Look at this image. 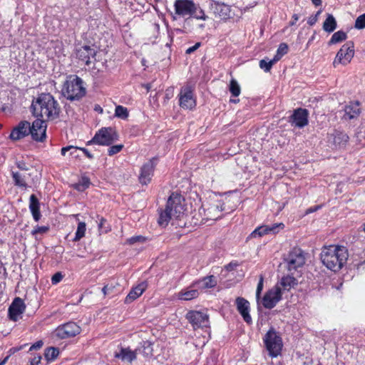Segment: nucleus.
I'll use <instances>...</instances> for the list:
<instances>
[{"label": "nucleus", "instance_id": "nucleus-11", "mask_svg": "<svg viewBox=\"0 0 365 365\" xmlns=\"http://www.w3.org/2000/svg\"><path fill=\"white\" fill-rule=\"evenodd\" d=\"M179 105L181 108L192 110L196 106L193 89L190 86L182 87L179 94Z\"/></svg>", "mask_w": 365, "mask_h": 365}, {"label": "nucleus", "instance_id": "nucleus-44", "mask_svg": "<svg viewBox=\"0 0 365 365\" xmlns=\"http://www.w3.org/2000/svg\"><path fill=\"white\" fill-rule=\"evenodd\" d=\"M354 27L357 29H363L365 28V14L357 17L355 21Z\"/></svg>", "mask_w": 365, "mask_h": 365}, {"label": "nucleus", "instance_id": "nucleus-53", "mask_svg": "<svg viewBox=\"0 0 365 365\" xmlns=\"http://www.w3.org/2000/svg\"><path fill=\"white\" fill-rule=\"evenodd\" d=\"M262 289H263V277L261 276L259 281L258 282L257 287V290H256V297L257 299L259 297V295L261 294Z\"/></svg>", "mask_w": 365, "mask_h": 365}, {"label": "nucleus", "instance_id": "nucleus-59", "mask_svg": "<svg viewBox=\"0 0 365 365\" xmlns=\"http://www.w3.org/2000/svg\"><path fill=\"white\" fill-rule=\"evenodd\" d=\"M43 346L42 341H38L36 343H34L29 349V351L34 350V349H39Z\"/></svg>", "mask_w": 365, "mask_h": 365}, {"label": "nucleus", "instance_id": "nucleus-42", "mask_svg": "<svg viewBox=\"0 0 365 365\" xmlns=\"http://www.w3.org/2000/svg\"><path fill=\"white\" fill-rule=\"evenodd\" d=\"M259 66L261 69L267 73L272 69L273 63L268 58H265L259 61Z\"/></svg>", "mask_w": 365, "mask_h": 365}, {"label": "nucleus", "instance_id": "nucleus-43", "mask_svg": "<svg viewBox=\"0 0 365 365\" xmlns=\"http://www.w3.org/2000/svg\"><path fill=\"white\" fill-rule=\"evenodd\" d=\"M329 140H330L329 141V143H331V144H333L334 146L333 148V149L341 148L346 143V140H344V138H329Z\"/></svg>", "mask_w": 365, "mask_h": 365}, {"label": "nucleus", "instance_id": "nucleus-60", "mask_svg": "<svg viewBox=\"0 0 365 365\" xmlns=\"http://www.w3.org/2000/svg\"><path fill=\"white\" fill-rule=\"evenodd\" d=\"M41 356H36L31 360V365H38L41 362Z\"/></svg>", "mask_w": 365, "mask_h": 365}, {"label": "nucleus", "instance_id": "nucleus-62", "mask_svg": "<svg viewBox=\"0 0 365 365\" xmlns=\"http://www.w3.org/2000/svg\"><path fill=\"white\" fill-rule=\"evenodd\" d=\"M321 207V206L319 205H317V206H314V207H311L309 208H308L307 210H306V214H309V213H312L317 210H318L319 208Z\"/></svg>", "mask_w": 365, "mask_h": 365}, {"label": "nucleus", "instance_id": "nucleus-4", "mask_svg": "<svg viewBox=\"0 0 365 365\" xmlns=\"http://www.w3.org/2000/svg\"><path fill=\"white\" fill-rule=\"evenodd\" d=\"M83 80L78 76H71L63 84L62 95L71 101H79L86 93Z\"/></svg>", "mask_w": 365, "mask_h": 365}, {"label": "nucleus", "instance_id": "nucleus-25", "mask_svg": "<svg viewBox=\"0 0 365 365\" xmlns=\"http://www.w3.org/2000/svg\"><path fill=\"white\" fill-rule=\"evenodd\" d=\"M148 284L146 282H142L138 284L137 286L132 288L128 294L126 296L125 299V304H130L136 299H138L140 296L143 294V293L147 289Z\"/></svg>", "mask_w": 365, "mask_h": 365}, {"label": "nucleus", "instance_id": "nucleus-46", "mask_svg": "<svg viewBox=\"0 0 365 365\" xmlns=\"http://www.w3.org/2000/svg\"><path fill=\"white\" fill-rule=\"evenodd\" d=\"M144 131L140 129L138 126H133L129 131V137H138L143 135Z\"/></svg>", "mask_w": 365, "mask_h": 365}, {"label": "nucleus", "instance_id": "nucleus-5", "mask_svg": "<svg viewBox=\"0 0 365 365\" xmlns=\"http://www.w3.org/2000/svg\"><path fill=\"white\" fill-rule=\"evenodd\" d=\"M263 341L269 355L275 358L281 354L283 346L282 339L278 332L273 328L270 329L264 335Z\"/></svg>", "mask_w": 365, "mask_h": 365}, {"label": "nucleus", "instance_id": "nucleus-54", "mask_svg": "<svg viewBox=\"0 0 365 365\" xmlns=\"http://www.w3.org/2000/svg\"><path fill=\"white\" fill-rule=\"evenodd\" d=\"M106 222V220L103 217H101L99 219V222H98V228L101 230H103L104 232H108V227H105V223Z\"/></svg>", "mask_w": 365, "mask_h": 365}, {"label": "nucleus", "instance_id": "nucleus-10", "mask_svg": "<svg viewBox=\"0 0 365 365\" xmlns=\"http://www.w3.org/2000/svg\"><path fill=\"white\" fill-rule=\"evenodd\" d=\"M309 110L306 108H298L293 110L289 117L288 122L294 128H302L308 125Z\"/></svg>", "mask_w": 365, "mask_h": 365}, {"label": "nucleus", "instance_id": "nucleus-2", "mask_svg": "<svg viewBox=\"0 0 365 365\" xmlns=\"http://www.w3.org/2000/svg\"><path fill=\"white\" fill-rule=\"evenodd\" d=\"M348 257V250L341 245L324 247L321 252L323 264L333 272L340 270L346 262Z\"/></svg>", "mask_w": 365, "mask_h": 365}, {"label": "nucleus", "instance_id": "nucleus-3", "mask_svg": "<svg viewBox=\"0 0 365 365\" xmlns=\"http://www.w3.org/2000/svg\"><path fill=\"white\" fill-rule=\"evenodd\" d=\"M183 198L179 194L173 192L169 197L165 208L159 211V218L158 220L160 226L165 227L173 219H180L185 210Z\"/></svg>", "mask_w": 365, "mask_h": 365}, {"label": "nucleus", "instance_id": "nucleus-14", "mask_svg": "<svg viewBox=\"0 0 365 365\" xmlns=\"http://www.w3.org/2000/svg\"><path fill=\"white\" fill-rule=\"evenodd\" d=\"M157 160V158H153L144 163L141 167L140 173L138 177L139 182L141 185H148L150 182L153 176Z\"/></svg>", "mask_w": 365, "mask_h": 365}, {"label": "nucleus", "instance_id": "nucleus-16", "mask_svg": "<svg viewBox=\"0 0 365 365\" xmlns=\"http://www.w3.org/2000/svg\"><path fill=\"white\" fill-rule=\"evenodd\" d=\"M25 309L26 305L24 300L20 297H16L8 309L9 319L13 322L18 321Z\"/></svg>", "mask_w": 365, "mask_h": 365}, {"label": "nucleus", "instance_id": "nucleus-26", "mask_svg": "<svg viewBox=\"0 0 365 365\" xmlns=\"http://www.w3.org/2000/svg\"><path fill=\"white\" fill-rule=\"evenodd\" d=\"M217 281L214 275L205 277L192 283V287H197L198 289H205L213 288L217 285Z\"/></svg>", "mask_w": 365, "mask_h": 365}, {"label": "nucleus", "instance_id": "nucleus-37", "mask_svg": "<svg viewBox=\"0 0 365 365\" xmlns=\"http://www.w3.org/2000/svg\"><path fill=\"white\" fill-rule=\"evenodd\" d=\"M59 354V349L56 347H48L45 350L44 356L47 361L55 360Z\"/></svg>", "mask_w": 365, "mask_h": 365}, {"label": "nucleus", "instance_id": "nucleus-8", "mask_svg": "<svg viewBox=\"0 0 365 365\" xmlns=\"http://www.w3.org/2000/svg\"><path fill=\"white\" fill-rule=\"evenodd\" d=\"M81 331V328L76 322H69L58 326L55 330V335L61 339L76 336Z\"/></svg>", "mask_w": 365, "mask_h": 365}, {"label": "nucleus", "instance_id": "nucleus-40", "mask_svg": "<svg viewBox=\"0 0 365 365\" xmlns=\"http://www.w3.org/2000/svg\"><path fill=\"white\" fill-rule=\"evenodd\" d=\"M80 147H76L73 145H68L66 147H63L61 148V153L62 155H65L66 152L70 151V155L77 158L78 156V152L81 150Z\"/></svg>", "mask_w": 365, "mask_h": 365}, {"label": "nucleus", "instance_id": "nucleus-38", "mask_svg": "<svg viewBox=\"0 0 365 365\" xmlns=\"http://www.w3.org/2000/svg\"><path fill=\"white\" fill-rule=\"evenodd\" d=\"M129 115L128 110L123 106H116L115 109V116L121 119H126Z\"/></svg>", "mask_w": 365, "mask_h": 365}, {"label": "nucleus", "instance_id": "nucleus-34", "mask_svg": "<svg viewBox=\"0 0 365 365\" xmlns=\"http://www.w3.org/2000/svg\"><path fill=\"white\" fill-rule=\"evenodd\" d=\"M90 185L91 181L89 178L83 176L79 181L73 185V187L79 192H83L89 187Z\"/></svg>", "mask_w": 365, "mask_h": 365}, {"label": "nucleus", "instance_id": "nucleus-18", "mask_svg": "<svg viewBox=\"0 0 365 365\" xmlns=\"http://www.w3.org/2000/svg\"><path fill=\"white\" fill-rule=\"evenodd\" d=\"M361 113V103L359 101H350L344 107V115L343 118L345 120H352L357 118Z\"/></svg>", "mask_w": 365, "mask_h": 365}, {"label": "nucleus", "instance_id": "nucleus-48", "mask_svg": "<svg viewBox=\"0 0 365 365\" xmlns=\"http://www.w3.org/2000/svg\"><path fill=\"white\" fill-rule=\"evenodd\" d=\"M123 148V145L122 144L112 145L108 148V154L110 156L113 155L116 153H118L122 150Z\"/></svg>", "mask_w": 365, "mask_h": 365}, {"label": "nucleus", "instance_id": "nucleus-41", "mask_svg": "<svg viewBox=\"0 0 365 365\" xmlns=\"http://www.w3.org/2000/svg\"><path fill=\"white\" fill-rule=\"evenodd\" d=\"M190 17L204 21L208 19V16L205 14V11L200 8L199 4L195 5V11H193Z\"/></svg>", "mask_w": 365, "mask_h": 365}, {"label": "nucleus", "instance_id": "nucleus-24", "mask_svg": "<svg viewBox=\"0 0 365 365\" xmlns=\"http://www.w3.org/2000/svg\"><path fill=\"white\" fill-rule=\"evenodd\" d=\"M114 356L122 361L131 364L137 358L136 350H131L130 347H120L119 351H115Z\"/></svg>", "mask_w": 365, "mask_h": 365}, {"label": "nucleus", "instance_id": "nucleus-9", "mask_svg": "<svg viewBox=\"0 0 365 365\" xmlns=\"http://www.w3.org/2000/svg\"><path fill=\"white\" fill-rule=\"evenodd\" d=\"M354 43L352 41L344 43L337 52L333 65L335 67L336 64L341 63L346 65L349 63L354 55Z\"/></svg>", "mask_w": 365, "mask_h": 365}, {"label": "nucleus", "instance_id": "nucleus-50", "mask_svg": "<svg viewBox=\"0 0 365 365\" xmlns=\"http://www.w3.org/2000/svg\"><path fill=\"white\" fill-rule=\"evenodd\" d=\"M322 10H319L314 15H312L307 20V24L310 26L314 25L318 21V16L321 14Z\"/></svg>", "mask_w": 365, "mask_h": 365}, {"label": "nucleus", "instance_id": "nucleus-32", "mask_svg": "<svg viewBox=\"0 0 365 365\" xmlns=\"http://www.w3.org/2000/svg\"><path fill=\"white\" fill-rule=\"evenodd\" d=\"M93 137H118V133L115 128L104 127L96 132Z\"/></svg>", "mask_w": 365, "mask_h": 365}, {"label": "nucleus", "instance_id": "nucleus-23", "mask_svg": "<svg viewBox=\"0 0 365 365\" xmlns=\"http://www.w3.org/2000/svg\"><path fill=\"white\" fill-rule=\"evenodd\" d=\"M211 10L216 16L220 17L221 19H227L230 18L231 11L230 7L224 3L215 1L211 4Z\"/></svg>", "mask_w": 365, "mask_h": 365}, {"label": "nucleus", "instance_id": "nucleus-15", "mask_svg": "<svg viewBox=\"0 0 365 365\" xmlns=\"http://www.w3.org/2000/svg\"><path fill=\"white\" fill-rule=\"evenodd\" d=\"M282 298L281 287L276 286L274 288L269 290L262 299L263 306L267 309H272Z\"/></svg>", "mask_w": 365, "mask_h": 365}, {"label": "nucleus", "instance_id": "nucleus-45", "mask_svg": "<svg viewBox=\"0 0 365 365\" xmlns=\"http://www.w3.org/2000/svg\"><path fill=\"white\" fill-rule=\"evenodd\" d=\"M113 139V138H92V140L88 142V143H98L108 145L112 143Z\"/></svg>", "mask_w": 365, "mask_h": 365}, {"label": "nucleus", "instance_id": "nucleus-35", "mask_svg": "<svg viewBox=\"0 0 365 365\" xmlns=\"http://www.w3.org/2000/svg\"><path fill=\"white\" fill-rule=\"evenodd\" d=\"M86 230V225L84 222H80L78 224L77 230L75 233V237L73 239V242H78L85 236Z\"/></svg>", "mask_w": 365, "mask_h": 365}, {"label": "nucleus", "instance_id": "nucleus-51", "mask_svg": "<svg viewBox=\"0 0 365 365\" xmlns=\"http://www.w3.org/2000/svg\"><path fill=\"white\" fill-rule=\"evenodd\" d=\"M48 230V227L46 226H37L33 231L32 235L43 234Z\"/></svg>", "mask_w": 365, "mask_h": 365}, {"label": "nucleus", "instance_id": "nucleus-56", "mask_svg": "<svg viewBox=\"0 0 365 365\" xmlns=\"http://www.w3.org/2000/svg\"><path fill=\"white\" fill-rule=\"evenodd\" d=\"M173 96V88H168L165 90V99L168 101Z\"/></svg>", "mask_w": 365, "mask_h": 365}, {"label": "nucleus", "instance_id": "nucleus-12", "mask_svg": "<svg viewBox=\"0 0 365 365\" xmlns=\"http://www.w3.org/2000/svg\"><path fill=\"white\" fill-rule=\"evenodd\" d=\"M97 51L93 46L88 45H84L78 48H76L74 50V55L76 58L83 62L86 66H89L91 63V59L94 58L96 60V56Z\"/></svg>", "mask_w": 365, "mask_h": 365}, {"label": "nucleus", "instance_id": "nucleus-7", "mask_svg": "<svg viewBox=\"0 0 365 365\" xmlns=\"http://www.w3.org/2000/svg\"><path fill=\"white\" fill-rule=\"evenodd\" d=\"M185 318L194 329L209 327V316L205 312L191 310L186 314Z\"/></svg>", "mask_w": 365, "mask_h": 365}, {"label": "nucleus", "instance_id": "nucleus-13", "mask_svg": "<svg viewBox=\"0 0 365 365\" xmlns=\"http://www.w3.org/2000/svg\"><path fill=\"white\" fill-rule=\"evenodd\" d=\"M196 4L192 0H175L174 3L175 15L190 17L195 11Z\"/></svg>", "mask_w": 365, "mask_h": 365}, {"label": "nucleus", "instance_id": "nucleus-39", "mask_svg": "<svg viewBox=\"0 0 365 365\" xmlns=\"http://www.w3.org/2000/svg\"><path fill=\"white\" fill-rule=\"evenodd\" d=\"M229 91L231 93L232 96L235 97H237L240 94V86L237 81L234 78L231 79V81H230Z\"/></svg>", "mask_w": 365, "mask_h": 365}, {"label": "nucleus", "instance_id": "nucleus-20", "mask_svg": "<svg viewBox=\"0 0 365 365\" xmlns=\"http://www.w3.org/2000/svg\"><path fill=\"white\" fill-rule=\"evenodd\" d=\"M222 205L223 204L218 202L217 203L210 205L207 207H203L205 219L217 220L220 218V213L224 210Z\"/></svg>", "mask_w": 365, "mask_h": 365}, {"label": "nucleus", "instance_id": "nucleus-17", "mask_svg": "<svg viewBox=\"0 0 365 365\" xmlns=\"http://www.w3.org/2000/svg\"><path fill=\"white\" fill-rule=\"evenodd\" d=\"M284 228V225L282 222L274 223L270 225H262L257 227L252 233L251 237H262L265 235L272 234L275 235L279 232V230Z\"/></svg>", "mask_w": 365, "mask_h": 365}, {"label": "nucleus", "instance_id": "nucleus-58", "mask_svg": "<svg viewBox=\"0 0 365 365\" xmlns=\"http://www.w3.org/2000/svg\"><path fill=\"white\" fill-rule=\"evenodd\" d=\"M237 262H231L225 266V269L229 272L232 271L237 267Z\"/></svg>", "mask_w": 365, "mask_h": 365}, {"label": "nucleus", "instance_id": "nucleus-49", "mask_svg": "<svg viewBox=\"0 0 365 365\" xmlns=\"http://www.w3.org/2000/svg\"><path fill=\"white\" fill-rule=\"evenodd\" d=\"M289 47L286 43H281L277 50V52L282 56H284L288 53Z\"/></svg>", "mask_w": 365, "mask_h": 365}, {"label": "nucleus", "instance_id": "nucleus-28", "mask_svg": "<svg viewBox=\"0 0 365 365\" xmlns=\"http://www.w3.org/2000/svg\"><path fill=\"white\" fill-rule=\"evenodd\" d=\"M199 292L197 287H192V283L187 289H182L178 293V298L182 300H191L198 297Z\"/></svg>", "mask_w": 365, "mask_h": 365}, {"label": "nucleus", "instance_id": "nucleus-57", "mask_svg": "<svg viewBox=\"0 0 365 365\" xmlns=\"http://www.w3.org/2000/svg\"><path fill=\"white\" fill-rule=\"evenodd\" d=\"M17 168L19 169H20L21 170H29V168L28 166L26 165V163H24V161H18L16 162V163Z\"/></svg>", "mask_w": 365, "mask_h": 365}, {"label": "nucleus", "instance_id": "nucleus-47", "mask_svg": "<svg viewBox=\"0 0 365 365\" xmlns=\"http://www.w3.org/2000/svg\"><path fill=\"white\" fill-rule=\"evenodd\" d=\"M146 240V237L142 235L133 236L127 240V242L130 245H133L137 242H144Z\"/></svg>", "mask_w": 365, "mask_h": 365}, {"label": "nucleus", "instance_id": "nucleus-19", "mask_svg": "<svg viewBox=\"0 0 365 365\" xmlns=\"http://www.w3.org/2000/svg\"><path fill=\"white\" fill-rule=\"evenodd\" d=\"M237 309L242 317L244 321L250 324L252 322V317L250 314V302L242 297L236 299Z\"/></svg>", "mask_w": 365, "mask_h": 365}, {"label": "nucleus", "instance_id": "nucleus-61", "mask_svg": "<svg viewBox=\"0 0 365 365\" xmlns=\"http://www.w3.org/2000/svg\"><path fill=\"white\" fill-rule=\"evenodd\" d=\"M80 149L81 151H82L89 159H92L93 158V155L86 148H81Z\"/></svg>", "mask_w": 365, "mask_h": 365}, {"label": "nucleus", "instance_id": "nucleus-63", "mask_svg": "<svg viewBox=\"0 0 365 365\" xmlns=\"http://www.w3.org/2000/svg\"><path fill=\"white\" fill-rule=\"evenodd\" d=\"M282 58V56L277 52L276 54L274 55V58L272 59H271L270 61H272V63L274 65L277 61H279Z\"/></svg>", "mask_w": 365, "mask_h": 365}, {"label": "nucleus", "instance_id": "nucleus-36", "mask_svg": "<svg viewBox=\"0 0 365 365\" xmlns=\"http://www.w3.org/2000/svg\"><path fill=\"white\" fill-rule=\"evenodd\" d=\"M295 278L291 276H286L282 278L280 286L284 290H289L295 284Z\"/></svg>", "mask_w": 365, "mask_h": 365}, {"label": "nucleus", "instance_id": "nucleus-52", "mask_svg": "<svg viewBox=\"0 0 365 365\" xmlns=\"http://www.w3.org/2000/svg\"><path fill=\"white\" fill-rule=\"evenodd\" d=\"M63 274L61 272H56L51 277V283L53 284H56L60 282L63 279Z\"/></svg>", "mask_w": 365, "mask_h": 365}, {"label": "nucleus", "instance_id": "nucleus-31", "mask_svg": "<svg viewBox=\"0 0 365 365\" xmlns=\"http://www.w3.org/2000/svg\"><path fill=\"white\" fill-rule=\"evenodd\" d=\"M11 176L14 180V185L16 186H18L20 187H24V188L27 187V184H26L27 178H26V175L21 174L19 172L12 171Z\"/></svg>", "mask_w": 365, "mask_h": 365}, {"label": "nucleus", "instance_id": "nucleus-64", "mask_svg": "<svg viewBox=\"0 0 365 365\" xmlns=\"http://www.w3.org/2000/svg\"><path fill=\"white\" fill-rule=\"evenodd\" d=\"M102 292L103 293V294L106 296L107 294H110V285L109 284L105 285L103 289H102Z\"/></svg>", "mask_w": 365, "mask_h": 365}, {"label": "nucleus", "instance_id": "nucleus-22", "mask_svg": "<svg viewBox=\"0 0 365 365\" xmlns=\"http://www.w3.org/2000/svg\"><path fill=\"white\" fill-rule=\"evenodd\" d=\"M46 120L37 118L32 125L30 124L31 137H46Z\"/></svg>", "mask_w": 365, "mask_h": 365}, {"label": "nucleus", "instance_id": "nucleus-21", "mask_svg": "<svg viewBox=\"0 0 365 365\" xmlns=\"http://www.w3.org/2000/svg\"><path fill=\"white\" fill-rule=\"evenodd\" d=\"M30 123L27 120L20 121L11 131L8 137H27L31 135Z\"/></svg>", "mask_w": 365, "mask_h": 365}, {"label": "nucleus", "instance_id": "nucleus-33", "mask_svg": "<svg viewBox=\"0 0 365 365\" xmlns=\"http://www.w3.org/2000/svg\"><path fill=\"white\" fill-rule=\"evenodd\" d=\"M347 38V34L344 31H338L335 32L331 37L330 40L328 41V45L331 46L334 44H336L338 43L342 42Z\"/></svg>", "mask_w": 365, "mask_h": 365}, {"label": "nucleus", "instance_id": "nucleus-55", "mask_svg": "<svg viewBox=\"0 0 365 365\" xmlns=\"http://www.w3.org/2000/svg\"><path fill=\"white\" fill-rule=\"evenodd\" d=\"M201 46V43L200 42H197L194 46H191V47H189L185 53L186 54H190L192 53H193L194 51H195L197 48H199Z\"/></svg>", "mask_w": 365, "mask_h": 365}, {"label": "nucleus", "instance_id": "nucleus-30", "mask_svg": "<svg viewBox=\"0 0 365 365\" xmlns=\"http://www.w3.org/2000/svg\"><path fill=\"white\" fill-rule=\"evenodd\" d=\"M337 27V22L334 16L331 14H327V18L323 23L322 29L324 31L332 33Z\"/></svg>", "mask_w": 365, "mask_h": 365}, {"label": "nucleus", "instance_id": "nucleus-1", "mask_svg": "<svg viewBox=\"0 0 365 365\" xmlns=\"http://www.w3.org/2000/svg\"><path fill=\"white\" fill-rule=\"evenodd\" d=\"M31 110L34 116L46 117L48 121L58 119L61 113L58 102L49 93H41L34 98L31 105Z\"/></svg>", "mask_w": 365, "mask_h": 365}, {"label": "nucleus", "instance_id": "nucleus-6", "mask_svg": "<svg viewBox=\"0 0 365 365\" xmlns=\"http://www.w3.org/2000/svg\"><path fill=\"white\" fill-rule=\"evenodd\" d=\"M305 261L304 252L297 247L292 248L284 257V262L287 264V268L292 274L297 271L298 268L302 267L305 264Z\"/></svg>", "mask_w": 365, "mask_h": 365}, {"label": "nucleus", "instance_id": "nucleus-27", "mask_svg": "<svg viewBox=\"0 0 365 365\" xmlns=\"http://www.w3.org/2000/svg\"><path fill=\"white\" fill-rule=\"evenodd\" d=\"M29 210L32 214L33 218L38 222L41 217L40 212V203L36 196L32 194L29 197Z\"/></svg>", "mask_w": 365, "mask_h": 365}, {"label": "nucleus", "instance_id": "nucleus-29", "mask_svg": "<svg viewBox=\"0 0 365 365\" xmlns=\"http://www.w3.org/2000/svg\"><path fill=\"white\" fill-rule=\"evenodd\" d=\"M135 350L137 355L142 354L145 357H150L153 355V344L148 341H143Z\"/></svg>", "mask_w": 365, "mask_h": 365}]
</instances>
